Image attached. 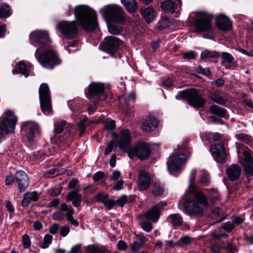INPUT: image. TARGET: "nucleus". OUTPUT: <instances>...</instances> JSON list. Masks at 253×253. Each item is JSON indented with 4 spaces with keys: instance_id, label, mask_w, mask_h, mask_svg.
Wrapping results in <instances>:
<instances>
[{
    "instance_id": "f257e3e1",
    "label": "nucleus",
    "mask_w": 253,
    "mask_h": 253,
    "mask_svg": "<svg viewBox=\"0 0 253 253\" xmlns=\"http://www.w3.org/2000/svg\"><path fill=\"white\" fill-rule=\"evenodd\" d=\"M197 170L193 169L189 177L188 190L186 192L183 199L188 197L189 193L193 194V199H186L184 204V209L188 215H197L201 214L203 211V207L207 206L208 200L204 194L197 191L194 185V181Z\"/></svg>"
},
{
    "instance_id": "f03ea898",
    "label": "nucleus",
    "mask_w": 253,
    "mask_h": 253,
    "mask_svg": "<svg viewBox=\"0 0 253 253\" xmlns=\"http://www.w3.org/2000/svg\"><path fill=\"white\" fill-rule=\"evenodd\" d=\"M116 139L120 149L123 152H128V156L130 158H132L135 156L140 160H144L150 156L151 152L150 147L148 144L144 142H138L129 150L131 139L130 132L128 130H121Z\"/></svg>"
},
{
    "instance_id": "7ed1b4c3",
    "label": "nucleus",
    "mask_w": 253,
    "mask_h": 253,
    "mask_svg": "<svg viewBox=\"0 0 253 253\" xmlns=\"http://www.w3.org/2000/svg\"><path fill=\"white\" fill-rule=\"evenodd\" d=\"M74 15L80 25L86 31H93L97 27L95 12L85 5H79L74 8Z\"/></svg>"
},
{
    "instance_id": "20e7f679",
    "label": "nucleus",
    "mask_w": 253,
    "mask_h": 253,
    "mask_svg": "<svg viewBox=\"0 0 253 253\" xmlns=\"http://www.w3.org/2000/svg\"><path fill=\"white\" fill-rule=\"evenodd\" d=\"M188 149V142L184 141L182 146H178L177 150L170 156L167 162V166L170 173L181 170V166L186 162L184 153Z\"/></svg>"
},
{
    "instance_id": "39448f33",
    "label": "nucleus",
    "mask_w": 253,
    "mask_h": 253,
    "mask_svg": "<svg viewBox=\"0 0 253 253\" xmlns=\"http://www.w3.org/2000/svg\"><path fill=\"white\" fill-rule=\"evenodd\" d=\"M101 14L108 20L118 23L125 21V13L122 7L117 4H109L101 8Z\"/></svg>"
},
{
    "instance_id": "423d86ee",
    "label": "nucleus",
    "mask_w": 253,
    "mask_h": 253,
    "mask_svg": "<svg viewBox=\"0 0 253 253\" xmlns=\"http://www.w3.org/2000/svg\"><path fill=\"white\" fill-rule=\"evenodd\" d=\"M18 118L11 110H6L0 122V138L14 131Z\"/></svg>"
},
{
    "instance_id": "0eeeda50",
    "label": "nucleus",
    "mask_w": 253,
    "mask_h": 253,
    "mask_svg": "<svg viewBox=\"0 0 253 253\" xmlns=\"http://www.w3.org/2000/svg\"><path fill=\"white\" fill-rule=\"evenodd\" d=\"M177 99H186L188 103L197 108L203 107L206 103V100L197 90L190 89L180 92L176 96Z\"/></svg>"
},
{
    "instance_id": "6e6552de",
    "label": "nucleus",
    "mask_w": 253,
    "mask_h": 253,
    "mask_svg": "<svg viewBox=\"0 0 253 253\" xmlns=\"http://www.w3.org/2000/svg\"><path fill=\"white\" fill-rule=\"evenodd\" d=\"M38 51L39 49H37L35 52V56L43 67L52 69L55 66L60 64L61 61L54 51L46 49L38 56Z\"/></svg>"
},
{
    "instance_id": "1a4fd4ad",
    "label": "nucleus",
    "mask_w": 253,
    "mask_h": 253,
    "mask_svg": "<svg viewBox=\"0 0 253 253\" xmlns=\"http://www.w3.org/2000/svg\"><path fill=\"white\" fill-rule=\"evenodd\" d=\"M39 97L42 112L48 115L52 112L49 89L46 84H42L39 88Z\"/></svg>"
},
{
    "instance_id": "9d476101",
    "label": "nucleus",
    "mask_w": 253,
    "mask_h": 253,
    "mask_svg": "<svg viewBox=\"0 0 253 253\" xmlns=\"http://www.w3.org/2000/svg\"><path fill=\"white\" fill-rule=\"evenodd\" d=\"M57 29L67 39H73L78 35V28L76 21H61L58 23Z\"/></svg>"
},
{
    "instance_id": "9b49d317",
    "label": "nucleus",
    "mask_w": 253,
    "mask_h": 253,
    "mask_svg": "<svg viewBox=\"0 0 253 253\" xmlns=\"http://www.w3.org/2000/svg\"><path fill=\"white\" fill-rule=\"evenodd\" d=\"M239 161L244 167L246 174L248 176L253 175V158L244 147H240V144L236 143Z\"/></svg>"
},
{
    "instance_id": "f8f14e48",
    "label": "nucleus",
    "mask_w": 253,
    "mask_h": 253,
    "mask_svg": "<svg viewBox=\"0 0 253 253\" xmlns=\"http://www.w3.org/2000/svg\"><path fill=\"white\" fill-rule=\"evenodd\" d=\"M194 26L196 33L210 32L212 30L211 16L204 12H200L194 21Z\"/></svg>"
},
{
    "instance_id": "ddd939ff",
    "label": "nucleus",
    "mask_w": 253,
    "mask_h": 253,
    "mask_svg": "<svg viewBox=\"0 0 253 253\" xmlns=\"http://www.w3.org/2000/svg\"><path fill=\"white\" fill-rule=\"evenodd\" d=\"M120 44V41L116 37L110 36L106 37L101 44V49L113 55L118 50Z\"/></svg>"
},
{
    "instance_id": "4468645a",
    "label": "nucleus",
    "mask_w": 253,
    "mask_h": 253,
    "mask_svg": "<svg viewBox=\"0 0 253 253\" xmlns=\"http://www.w3.org/2000/svg\"><path fill=\"white\" fill-rule=\"evenodd\" d=\"M29 38L31 43L40 45L47 44L50 42L49 35L46 31L36 30L32 32Z\"/></svg>"
},
{
    "instance_id": "2eb2a0df",
    "label": "nucleus",
    "mask_w": 253,
    "mask_h": 253,
    "mask_svg": "<svg viewBox=\"0 0 253 253\" xmlns=\"http://www.w3.org/2000/svg\"><path fill=\"white\" fill-rule=\"evenodd\" d=\"M105 89V84L100 83H92L88 87V95L97 96L99 100L105 99L104 91Z\"/></svg>"
},
{
    "instance_id": "dca6fc26",
    "label": "nucleus",
    "mask_w": 253,
    "mask_h": 253,
    "mask_svg": "<svg viewBox=\"0 0 253 253\" xmlns=\"http://www.w3.org/2000/svg\"><path fill=\"white\" fill-rule=\"evenodd\" d=\"M210 150L216 162L222 164L226 161L227 155L222 144L218 143L214 145Z\"/></svg>"
},
{
    "instance_id": "f3484780",
    "label": "nucleus",
    "mask_w": 253,
    "mask_h": 253,
    "mask_svg": "<svg viewBox=\"0 0 253 253\" xmlns=\"http://www.w3.org/2000/svg\"><path fill=\"white\" fill-rule=\"evenodd\" d=\"M21 129L26 133L28 140L32 141L35 134L38 131L39 126L35 123L29 121L23 123Z\"/></svg>"
},
{
    "instance_id": "a211bd4d",
    "label": "nucleus",
    "mask_w": 253,
    "mask_h": 253,
    "mask_svg": "<svg viewBox=\"0 0 253 253\" xmlns=\"http://www.w3.org/2000/svg\"><path fill=\"white\" fill-rule=\"evenodd\" d=\"M166 206L167 203L165 202L159 203L154 206L145 213L146 217L147 219L153 222L157 221L160 217V209H162Z\"/></svg>"
},
{
    "instance_id": "6ab92c4d",
    "label": "nucleus",
    "mask_w": 253,
    "mask_h": 253,
    "mask_svg": "<svg viewBox=\"0 0 253 253\" xmlns=\"http://www.w3.org/2000/svg\"><path fill=\"white\" fill-rule=\"evenodd\" d=\"M151 177L150 173L145 171H140L138 177L137 185L140 190H144L147 189L151 183Z\"/></svg>"
},
{
    "instance_id": "aec40b11",
    "label": "nucleus",
    "mask_w": 253,
    "mask_h": 253,
    "mask_svg": "<svg viewBox=\"0 0 253 253\" xmlns=\"http://www.w3.org/2000/svg\"><path fill=\"white\" fill-rule=\"evenodd\" d=\"M80 190V187L78 186L70 191L66 197V201H72L73 206L77 208L81 206L82 202V195L79 193Z\"/></svg>"
},
{
    "instance_id": "412c9836",
    "label": "nucleus",
    "mask_w": 253,
    "mask_h": 253,
    "mask_svg": "<svg viewBox=\"0 0 253 253\" xmlns=\"http://www.w3.org/2000/svg\"><path fill=\"white\" fill-rule=\"evenodd\" d=\"M32 66L30 63L21 61L19 62L13 70V73H18L27 78L30 74Z\"/></svg>"
},
{
    "instance_id": "4be33fe9",
    "label": "nucleus",
    "mask_w": 253,
    "mask_h": 253,
    "mask_svg": "<svg viewBox=\"0 0 253 253\" xmlns=\"http://www.w3.org/2000/svg\"><path fill=\"white\" fill-rule=\"evenodd\" d=\"M223 242H217L211 244L210 250L212 253H219L221 248H225L228 251L227 253H234L235 247L231 243H227L225 246H223Z\"/></svg>"
},
{
    "instance_id": "5701e85b",
    "label": "nucleus",
    "mask_w": 253,
    "mask_h": 253,
    "mask_svg": "<svg viewBox=\"0 0 253 253\" xmlns=\"http://www.w3.org/2000/svg\"><path fill=\"white\" fill-rule=\"evenodd\" d=\"M216 24L217 28L222 31H229L232 28V23L226 16L220 15L216 17Z\"/></svg>"
},
{
    "instance_id": "b1692460",
    "label": "nucleus",
    "mask_w": 253,
    "mask_h": 253,
    "mask_svg": "<svg viewBox=\"0 0 253 253\" xmlns=\"http://www.w3.org/2000/svg\"><path fill=\"white\" fill-rule=\"evenodd\" d=\"M15 178L18 183V188L21 192L24 191L28 186V179L27 174L23 171H17Z\"/></svg>"
},
{
    "instance_id": "393cba45",
    "label": "nucleus",
    "mask_w": 253,
    "mask_h": 253,
    "mask_svg": "<svg viewBox=\"0 0 253 253\" xmlns=\"http://www.w3.org/2000/svg\"><path fill=\"white\" fill-rule=\"evenodd\" d=\"M59 210L62 211H65L66 216L67 217V220L73 225L78 226L79 225V222L74 219L73 216V214L74 213V210L72 208L68 207V205L63 203L60 205L59 207Z\"/></svg>"
},
{
    "instance_id": "a878e982",
    "label": "nucleus",
    "mask_w": 253,
    "mask_h": 253,
    "mask_svg": "<svg viewBox=\"0 0 253 253\" xmlns=\"http://www.w3.org/2000/svg\"><path fill=\"white\" fill-rule=\"evenodd\" d=\"M241 169L239 166L233 164L227 168L226 172L229 179L231 181H235L239 177Z\"/></svg>"
},
{
    "instance_id": "bb28decb",
    "label": "nucleus",
    "mask_w": 253,
    "mask_h": 253,
    "mask_svg": "<svg viewBox=\"0 0 253 253\" xmlns=\"http://www.w3.org/2000/svg\"><path fill=\"white\" fill-rule=\"evenodd\" d=\"M158 126V121L154 117H148L144 120L142 129L146 132H151L153 131Z\"/></svg>"
},
{
    "instance_id": "cd10ccee",
    "label": "nucleus",
    "mask_w": 253,
    "mask_h": 253,
    "mask_svg": "<svg viewBox=\"0 0 253 253\" xmlns=\"http://www.w3.org/2000/svg\"><path fill=\"white\" fill-rule=\"evenodd\" d=\"M38 198L39 196L37 192H26L24 194L23 199L21 202V206L23 207H26L30 202L32 201L37 202L38 200Z\"/></svg>"
},
{
    "instance_id": "c85d7f7f",
    "label": "nucleus",
    "mask_w": 253,
    "mask_h": 253,
    "mask_svg": "<svg viewBox=\"0 0 253 253\" xmlns=\"http://www.w3.org/2000/svg\"><path fill=\"white\" fill-rule=\"evenodd\" d=\"M66 171L65 167L62 166H56L48 170L45 175L48 178H53L58 175L62 174Z\"/></svg>"
},
{
    "instance_id": "c756f323",
    "label": "nucleus",
    "mask_w": 253,
    "mask_h": 253,
    "mask_svg": "<svg viewBox=\"0 0 253 253\" xmlns=\"http://www.w3.org/2000/svg\"><path fill=\"white\" fill-rule=\"evenodd\" d=\"M141 13L148 23L151 22L154 19L155 12L152 8L148 7L141 11Z\"/></svg>"
},
{
    "instance_id": "7c9ffc66",
    "label": "nucleus",
    "mask_w": 253,
    "mask_h": 253,
    "mask_svg": "<svg viewBox=\"0 0 253 253\" xmlns=\"http://www.w3.org/2000/svg\"><path fill=\"white\" fill-rule=\"evenodd\" d=\"M126 9L129 12H134L137 9V5L135 0H121Z\"/></svg>"
},
{
    "instance_id": "2f4dec72",
    "label": "nucleus",
    "mask_w": 253,
    "mask_h": 253,
    "mask_svg": "<svg viewBox=\"0 0 253 253\" xmlns=\"http://www.w3.org/2000/svg\"><path fill=\"white\" fill-rule=\"evenodd\" d=\"M168 219L171 224L174 226H181L183 223L182 218L178 213L169 215Z\"/></svg>"
},
{
    "instance_id": "473e14b6",
    "label": "nucleus",
    "mask_w": 253,
    "mask_h": 253,
    "mask_svg": "<svg viewBox=\"0 0 253 253\" xmlns=\"http://www.w3.org/2000/svg\"><path fill=\"white\" fill-rule=\"evenodd\" d=\"M210 111L211 113L221 117H225L226 114V111L224 108L216 105H213L211 107Z\"/></svg>"
},
{
    "instance_id": "72a5a7b5",
    "label": "nucleus",
    "mask_w": 253,
    "mask_h": 253,
    "mask_svg": "<svg viewBox=\"0 0 253 253\" xmlns=\"http://www.w3.org/2000/svg\"><path fill=\"white\" fill-rule=\"evenodd\" d=\"M161 7L165 11H169L172 13L175 11V3L171 0H167L162 3Z\"/></svg>"
},
{
    "instance_id": "f704fd0d",
    "label": "nucleus",
    "mask_w": 253,
    "mask_h": 253,
    "mask_svg": "<svg viewBox=\"0 0 253 253\" xmlns=\"http://www.w3.org/2000/svg\"><path fill=\"white\" fill-rule=\"evenodd\" d=\"M219 57H220V53L215 51L205 50L201 54V58L203 59L217 58Z\"/></svg>"
},
{
    "instance_id": "c9c22d12",
    "label": "nucleus",
    "mask_w": 253,
    "mask_h": 253,
    "mask_svg": "<svg viewBox=\"0 0 253 253\" xmlns=\"http://www.w3.org/2000/svg\"><path fill=\"white\" fill-rule=\"evenodd\" d=\"M11 15L10 8L5 3H0V18H7Z\"/></svg>"
},
{
    "instance_id": "e433bc0d",
    "label": "nucleus",
    "mask_w": 253,
    "mask_h": 253,
    "mask_svg": "<svg viewBox=\"0 0 253 253\" xmlns=\"http://www.w3.org/2000/svg\"><path fill=\"white\" fill-rule=\"evenodd\" d=\"M210 97L211 100L220 105H223L227 101V99L225 97L221 96L220 94L217 93H211Z\"/></svg>"
},
{
    "instance_id": "4c0bfd02",
    "label": "nucleus",
    "mask_w": 253,
    "mask_h": 253,
    "mask_svg": "<svg viewBox=\"0 0 253 253\" xmlns=\"http://www.w3.org/2000/svg\"><path fill=\"white\" fill-rule=\"evenodd\" d=\"M66 123L63 120L58 121L54 123V132L56 134H60L63 131Z\"/></svg>"
},
{
    "instance_id": "58836bf2",
    "label": "nucleus",
    "mask_w": 253,
    "mask_h": 253,
    "mask_svg": "<svg viewBox=\"0 0 253 253\" xmlns=\"http://www.w3.org/2000/svg\"><path fill=\"white\" fill-rule=\"evenodd\" d=\"M109 33L112 35H119L123 31V28L115 24H111L108 26Z\"/></svg>"
},
{
    "instance_id": "ea45409f",
    "label": "nucleus",
    "mask_w": 253,
    "mask_h": 253,
    "mask_svg": "<svg viewBox=\"0 0 253 253\" xmlns=\"http://www.w3.org/2000/svg\"><path fill=\"white\" fill-rule=\"evenodd\" d=\"M87 251L90 253H110V252L104 248H100L94 245L88 246Z\"/></svg>"
},
{
    "instance_id": "a19ab883",
    "label": "nucleus",
    "mask_w": 253,
    "mask_h": 253,
    "mask_svg": "<svg viewBox=\"0 0 253 253\" xmlns=\"http://www.w3.org/2000/svg\"><path fill=\"white\" fill-rule=\"evenodd\" d=\"M52 240V236L51 235L48 234H45L42 242L40 243V247L42 249L47 248L51 243Z\"/></svg>"
},
{
    "instance_id": "79ce46f5",
    "label": "nucleus",
    "mask_w": 253,
    "mask_h": 253,
    "mask_svg": "<svg viewBox=\"0 0 253 253\" xmlns=\"http://www.w3.org/2000/svg\"><path fill=\"white\" fill-rule=\"evenodd\" d=\"M78 130L80 132V135L82 136L84 135L86 130V127L88 126L87 123L85 122V119H81L78 124Z\"/></svg>"
},
{
    "instance_id": "37998d69",
    "label": "nucleus",
    "mask_w": 253,
    "mask_h": 253,
    "mask_svg": "<svg viewBox=\"0 0 253 253\" xmlns=\"http://www.w3.org/2000/svg\"><path fill=\"white\" fill-rule=\"evenodd\" d=\"M170 25V21L167 17H163L158 23V28L160 30H163Z\"/></svg>"
},
{
    "instance_id": "c03bdc74",
    "label": "nucleus",
    "mask_w": 253,
    "mask_h": 253,
    "mask_svg": "<svg viewBox=\"0 0 253 253\" xmlns=\"http://www.w3.org/2000/svg\"><path fill=\"white\" fill-rule=\"evenodd\" d=\"M220 53V56L222 57L224 62H226L229 65H231L232 63L234 58L231 54L225 52Z\"/></svg>"
},
{
    "instance_id": "a18cd8bd",
    "label": "nucleus",
    "mask_w": 253,
    "mask_h": 253,
    "mask_svg": "<svg viewBox=\"0 0 253 253\" xmlns=\"http://www.w3.org/2000/svg\"><path fill=\"white\" fill-rule=\"evenodd\" d=\"M235 137L238 140H241L245 143H249L251 141V136L244 133L237 134Z\"/></svg>"
},
{
    "instance_id": "49530a36",
    "label": "nucleus",
    "mask_w": 253,
    "mask_h": 253,
    "mask_svg": "<svg viewBox=\"0 0 253 253\" xmlns=\"http://www.w3.org/2000/svg\"><path fill=\"white\" fill-rule=\"evenodd\" d=\"M104 124V128L106 129L113 130L115 127V122L113 120L107 119Z\"/></svg>"
},
{
    "instance_id": "de8ad7c7",
    "label": "nucleus",
    "mask_w": 253,
    "mask_h": 253,
    "mask_svg": "<svg viewBox=\"0 0 253 253\" xmlns=\"http://www.w3.org/2000/svg\"><path fill=\"white\" fill-rule=\"evenodd\" d=\"M209 175L208 172L206 171H202L200 175V180L199 182L203 185H207L209 183Z\"/></svg>"
},
{
    "instance_id": "09e8293b",
    "label": "nucleus",
    "mask_w": 253,
    "mask_h": 253,
    "mask_svg": "<svg viewBox=\"0 0 253 253\" xmlns=\"http://www.w3.org/2000/svg\"><path fill=\"white\" fill-rule=\"evenodd\" d=\"M163 188L159 185H155L152 189V193L155 196H160L163 194Z\"/></svg>"
},
{
    "instance_id": "8fccbe9b",
    "label": "nucleus",
    "mask_w": 253,
    "mask_h": 253,
    "mask_svg": "<svg viewBox=\"0 0 253 253\" xmlns=\"http://www.w3.org/2000/svg\"><path fill=\"white\" fill-rule=\"evenodd\" d=\"M128 201L127 197L126 195L121 196L118 200L115 201L116 204L120 207H123Z\"/></svg>"
},
{
    "instance_id": "3c124183",
    "label": "nucleus",
    "mask_w": 253,
    "mask_h": 253,
    "mask_svg": "<svg viewBox=\"0 0 253 253\" xmlns=\"http://www.w3.org/2000/svg\"><path fill=\"white\" fill-rule=\"evenodd\" d=\"M22 244L25 249L29 248L31 246V241L29 236L25 234L22 237Z\"/></svg>"
},
{
    "instance_id": "603ef678",
    "label": "nucleus",
    "mask_w": 253,
    "mask_h": 253,
    "mask_svg": "<svg viewBox=\"0 0 253 253\" xmlns=\"http://www.w3.org/2000/svg\"><path fill=\"white\" fill-rule=\"evenodd\" d=\"M94 198L96 201L104 204L107 199L108 198V196L106 194L97 193L94 196Z\"/></svg>"
},
{
    "instance_id": "864d4df0",
    "label": "nucleus",
    "mask_w": 253,
    "mask_h": 253,
    "mask_svg": "<svg viewBox=\"0 0 253 253\" xmlns=\"http://www.w3.org/2000/svg\"><path fill=\"white\" fill-rule=\"evenodd\" d=\"M105 176L104 173L102 171H98L93 175V180L95 182L100 181Z\"/></svg>"
},
{
    "instance_id": "5fc2aeb1",
    "label": "nucleus",
    "mask_w": 253,
    "mask_h": 253,
    "mask_svg": "<svg viewBox=\"0 0 253 253\" xmlns=\"http://www.w3.org/2000/svg\"><path fill=\"white\" fill-rule=\"evenodd\" d=\"M196 71L198 73L203 74L206 76H208L210 73V71L208 68H203L200 66L197 68Z\"/></svg>"
},
{
    "instance_id": "6e6d98bb",
    "label": "nucleus",
    "mask_w": 253,
    "mask_h": 253,
    "mask_svg": "<svg viewBox=\"0 0 253 253\" xmlns=\"http://www.w3.org/2000/svg\"><path fill=\"white\" fill-rule=\"evenodd\" d=\"M142 245V243L140 241L133 242L131 245V248L133 252H136L140 249L141 246Z\"/></svg>"
},
{
    "instance_id": "4d7b16f0",
    "label": "nucleus",
    "mask_w": 253,
    "mask_h": 253,
    "mask_svg": "<svg viewBox=\"0 0 253 253\" xmlns=\"http://www.w3.org/2000/svg\"><path fill=\"white\" fill-rule=\"evenodd\" d=\"M104 204L108 210H110L116 205V202L112 199L107 198Z\"/></svg>"
},
{
    "instance_id": "13d9d810",
    "label": "nucleus",
    "mask_w": 253,
    "mask_h": 253,
    "mask_svg": "<svg viewBox=\"0 0 253 253\" xmlns=\"http://www.w3.org/2000/svg\"><path fill=\"white\" fill-rule=\"evenodd\" d=\"M244 221V218L242 216H235L232 218V222L235 225H238Z\"/></svg>"
},
{
    "instance_id": "bf43d9fd",
    "label": "nucleus",
    "mask_w": 253,
    "mask_h": 253,
    "mask_svg": "<svg viewBox=\"0 0 253 253\" xmlns=\"http://www.w3.org/2000/svg\"><path fill=\"white\" fill-rule=\"evenodd\" d=\"M183 57L186 59H195L196 57V55L194 53V52L192 51H190L187 52H184L183 54Z\"/></svg>"
},
{
    "instance_id": "052dcab7",
    "label": "nucleus",
    "mask_w": 253,
    "mask_h": 253,
    "mask_svg": "<svg viewBox=\"0 0 253 253\" xmlns=\"http://www.w3.org/2000/svg\"><path fill=\"white\" fill-rule=\"evenodd\" d=\"M142 228L146 232H149L152 230V224L149 222H144L141 225Z\"/></svg>"
},
{
    "instance_id": "680f3d73",
    "label": "nucleus",
    "mask_w": 253,
    "mask_h": 253,
    "mask_svg": "<svg viewBox=\"0 0 253 253\" xmlns=\"http://www.w3.org/2000/svg\"><path fill=\"white\" fill-rule=\"evenodd\" d=\"M70 228L66 226H62L60 230V234L63 237H65L70 232Z\"/></svg>"
},
{
    "instance_id": "e2e57ef3",
    "label": "nucleus",
    "mask_w": 253,
    "mask_h": 253,
    "mask_svg": "<svg viewBox=\"0 0 253 253\" xmlns=\"http://www.w3.org/2000/svg\"><path fill=\"white\" fill-rule=\"evenodd\" d=\"M224 81L222 79L219 78L216 80L212 81L211 84L213 85L219 87L223 85L224 84Z\"/></svg>"
},
{
    "instance_id": "0e129e2a",
    "label": "nucleus",
    "mask_w": 253,
    "mask_h": 253,
    "mask_svg": "<svg viewBox=\"0 0 253 253\" xmlns=\"http://www.w3.org/2000/svg\"><path fill=\"white\" fill-rule=\"evenodd\" d=\"M5 208L10 213H13L14 211V208L11 202L9 201H6L5 202Z\"/></svg>"
},
{
    "instance_id": "69168bd1",
    "label": "nucleus",
    "mask_w": 253,
    "mask_h": 253,
    "mask_svg": "<svg viewBox=\"0 0 253 253\" xmlns=\"http://www.w3.org/2000/svg\"><path fill=\"white\" fill-rule=\"evenodd\" d=\"M59 228V226L57 224H54L52 225L49 229V232L50 233L52 234H56L58 231Z\"/></svg>"
},
{
    "instance_id": "338daca9",
    "label": "nucleus",
    "mask_w": 253,
    "mask_h": 253,
    "mask_svg": "<svg viewBox=\"0 0 253 253\" xmlns=\"http://www.w3.org/2000/svg\"><path fill=\"white\" fill-rule=\"evenodd\" d=\"M117 247L119 250L124 251L127 249V246L125 242L121 240L118 242Z\"/></svg>"
},
{
    "instance_id": "774afa93",
    "label": "nucleus",
    "mask_w": 253,
    "mask_h": 253,
    "mask_svg": "<svg viewBox=\"0 0 253 253\" xmlns=\"http://www.w3.org/2000/svg\"><path fill=\"white\" fill-rule=\"evenodd\" d=\"M124 182L122 180H118L116 184L114 186L113 189L116 191H119L123 188V185Z\"/></svg>"
}]
</instances>
